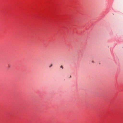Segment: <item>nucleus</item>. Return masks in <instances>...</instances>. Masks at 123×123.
Instances as JSON below:
<instances>
[{"label": "nucleus", "mask_w": 123, "mask_h": 123, "mask_svg": "<svg viewBox=\"0 0 123 123\" xmlns=\"http://www.w3.org/2000/svg\"><path fill=\"white\" fill-rule=\"evenodd\" d=\"M52 64H51L49 66V67L50 68L51 67H52Z\"/></svg>", "instance_id": "nucleus-1"}, {"label": "nucleus", "mask_w": 123, "mask_h": 123, "mask_svg": "<svg viewBox=\"0 0 123 123\" xmlns=\"http://www.w3.org/2000/svg\"><path fill=\"white\" fill-rule=\"evenodd\" d=\"M61 68H63V67L62 66H61L60 67Z\"/></svg>", "instance_id": "nucleus-2"}]
</instances>
